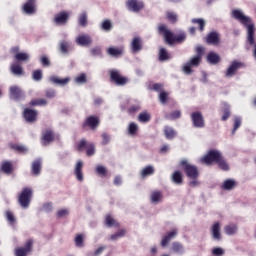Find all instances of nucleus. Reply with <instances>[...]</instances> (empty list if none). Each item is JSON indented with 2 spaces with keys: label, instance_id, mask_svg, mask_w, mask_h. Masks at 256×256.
<instances>
[{
  "label": "nucleus",
  "instance_id": "1",
  "mask_svg": "<svg viewBox=\"0 0 256 256\" xmlns=\"http://www.w3.org/2000/svg\"><path fill=\"white\" fill-rule=\"evenodd\" d=\"M232 17L233 19H236V21H239L241 25L246 27V43H248L249 46L252 47V56L256 60L255 24H253V20H251L249 16H245V14L241 12V10H233Z\"/></svg>",
  "mask_w": 256,
  "mask_h": 256
},
{
  "label": "nucleus",
  "instance_id": "2",
  "mask_svg": "<svg viewBox=\"0 0 256 256\" xmlns=\"http://www.w3.org/2000/svg\"><path fill=\"white\" fill-rule=\"evenodd\" d=\"M158 33L159 35H163L165 43L167 45H175V43H183L185 39H187V36L185 33H180L178 35H175L171 30L167 29V25L160 24L158 26Z\"/></svg>",
  "mask_w": 256,
  "mask_h": 256
},
{
  "label": "nucleus",
  "instance_id": "3",
  "mask_svg": "<svg viewBox=\"0 0 256 256\" xmlns=\"http://www.w3.org/2000/svg\"><path fill=\"white\" fill-rule=\"evenodd\" d=\"M179 165L188 179H199V168L196 165L189 163L186 159L181 160Z\"/></svg>",
  "mask_w": 256,
  "mask_h": 256
},
{
  "label": "nucleus",
  "instance_id": "4",
  "mask_svg": "<svg viewBox=\"0 0 256 256\" xmlns=\"http://www.w3.org/2000/svg\"><path fill=\"white\" fill-rule=\"evenodd\" d=\"M31 199H33V189L30 187H25L22 189L18 196V203L23 209H27L31 205Z\"/></svg>",
  "mask_w": 256,
  "mask_h": 256
},
{
  "label": "nucleus",
  "instance_id": "5",
  "mask_svg": "<svg viewBox=\"0 0 256 256\" xmlns=\"http://www.w3.org/2000/svg\"><path fill=\"white\" fill-rule=\"evenodd\" d=\"M76 150L80 153L86 150L87 157H93V155H95V144L93 142H88L85 138H82L76 144Z\"/></svg>",
  "mask_w": 256,
  "mask_h": 256
},
{
  "label": "nucleus",
  "instance_id": "6",
  "mask_svg": "<svg viewBox=\"0 0 256 256\" xmlns=\"http://www.w3.org/2000/svg\"><path fill=\"white\" fill-rule=\"evenodd\" d=\"M99 125H101V119L99 118V116L90 115L82 123V129L83 131H87V129L95 131L97 127H99Z\"/></svg>",
  "mask_w": 256,
  "mask_h": 256
},
{
  "label": "nucleus",
  "instance_id": "7",
  "mask_svg": "<svg viewBox=\"0 0 256 256\" xmlns=\"http://www.w3.org/2000/svg\"><path fill=\"white\" fill-rule=\"evenodd\" d=\"M110 73V81L114 83V85H118L119 87H123V85H127L129 83V78L121 75L119 70L112 69L109 71Z\"/></svg>",
  "mask_w": 256,
  "mask_h": 256
},
{
  "label": "nucleus",
  "instance_id": "8",
  "mask_svg": "<svg viewBox=\"0 0 256 256\" xmlns=\"http://www.w3.org/2000/svg\"><path fill=\"white\" fill-rule=\"evenodd\" d=\"M221 152L219 150H210L207 152L206 155H204L200 161L204 165H213V163H217L219 161V158L221 157Z\"/></svg>",
  "mask_w": 256,
  "mask_h": 256
},
{
  "label": "nucleus",
  "instance_id": "9",
  "mask_svg": "<svg viewBox=\"0 0 256 256\" xmlns=\"http://www.w3.org/2000/svg\"><path fill=\"white\" fill-rule=\"evenodd\" d=\"M247 65L244 62L234 60L225 72V77H235L239 69H245Z\"/></svg>",
  "mask_w": 256,
  "mask_h": 256
},
{
  "label": "nucleus",
  "instance_id": "10",
  "mask_svg": "<svg viewBox=\"0 0 256 256\" xmlns=\"http://www.w3.org/2000/svg\"><path fill=\"white\" fill-rule=\"evenodd\" d=\"M57 138V135H55V131H53L51 128H47L42 132L41 136V142L44 147H47V145H50V143H53L55 139Z\"/></svg>",
  "mask_w": 256,
  "mask_h": 256
},
{
  "label": "nucleus",
  "instance_id": "11",
  "mask_svg": "<svg viewBox=\"0 0 256 256\" xmlns=\"http://www.w3.org/2000/svg\"><path fill=\"white\" fill-rule=\"evenodd\" d=\"M190 117L193 127H195L196 129H203V127H205V118L203 117V114L201 112H192Z\"/></svg>",
  "mask_w": 256,
  "mask_h": 256
},
{
  "label": "nucleus",
  "instance_id": "12",
  "mask_svg": "<svg viewBox=\"0 0 256 256\" xmlns=\"http://www.w3.org/2000/svg\"><path fill=\"white\" fill-rule=\"evenodd\" d=\"M201 61H203V59L198 56L192 57L190 61L183 66L184 73H186V75H191V73H193V67H199Z\"/></svg>",
  "mask_w": 256,
  "mask_h": 256
},
{
  "label": "nucleus",
  "instance_id": "13",
  "mask_svg": "<svg viewBox=\"0 0 256 256\" xmlns=\"http://www.w3.org/2000/svg\"><path fill=\"white\" fill-rule=\"evenodd\" d=\"M33 251V239H28L24 246L15 249V256H27Z\"/></svg>",
  "mask_w": 256,
  "mask_h": 256
},
{
  "label": "nucleus",
  "instance_id": "14",
  "mask_svg": "<svg viewBox=\"0 0 256 256\" xmlns=\"http://www.w3.org/2000/svg\"><path fill=\"white\" fill-rule=\"evenodd\" d=\"M126 7L132 13H139V11H143L145 4L141 0H127Z\"/></svg>",
  "mask_w": 256,
  "mask_h": 256
},
{
  "label": "nucleus",
  "instance_id": "15",
  "mask_svg": "<svg viewBox=\"0 0 256 256\" xmlns=\"http://www.w3.org/2000/svg\"><path fill=\"white\" fill-rule=\"evenodd\" d=\"M22 115L26 123H36L39 112L31 108H25Z\"/></svg>",
  "mask_w": 256,
  "mask_h": 256
},
{
  "label": "nucleus",
  "instance_id": "16",
  "mask_svg": "<svg viewBox=\"0 0 256 256\" xmlns=\"http://www.w3.org/2000/svg\"><path fill=\"white\" fill-rule=\"evenodd\" d=\"M26 15H35L37 13V0H27L22 7Z\"/></svg>",
  "mask_w": 256,
  "mask_h": 256
},
{
  "label": "nucleus",
  "instance_id": "17",
  "mask_svg": "<svg viewBox=\"0 0 256 256\" xmlns=\"http://www.w3.org/2000/svg\"><path fill=\"white\" fill-rule=\"evenodd\" d=\"M10 53L14 55L15 61L21 63V61H29V54L25 52H19V46H14L10 49Z\"/></svg>",
  "mask_w": 256,
  "mask_h": 256
},
{
  "label": "nucleus",
  "instance_id": "18",
  "mask_svg": "<svg viewBox=\"0 0 256 256\" xmlns=\"http://www.w3.org/2000/svg\"><path fill=\"white\" fill-rule=\"evenodd\" d=\"M106 53L110 57H114L115 59H119V57H123V54L125 53V47H123V46H119V47L110 46L106 50Z\"/></svg>",
  "mask_w": 256,
  "mask_h": 256
},
{
  "label": "nucleus",
  "instance_id": "19",
  "mask_svg": "<svg viewBox=\"0 0 256 256\" xmlns=\"http://www.w3.org/2000/svg\"><path fill=\"white\" fill-rule=\"evenodd\" d=\"M69 21V12L62 11L54 16V23L57 25H67Z\"/></svg>",
  "mask_w": 256,
  "mask_h": 256
},
{
  "label": "nucleus",
  "instance_id": "20",
  "mask_svg": "<svg viewBox=\"0 0 256 256\" xmlns=\"http://www.w3.org/2000/svg\"><path fill=\"white\" fill-rule=\"evenodd\" d=\"M76 43L81 47H88V45H91V43H93V40L91 39V36L87 34H82L76 38Z\"/></svg>",
  "mask_w": 256,
  "mask_h": 256
},
{
  "label": "nucleus",
  "instance_id": "21",
  "mask_svg": "<svg viewBox=\"0 0 256 256\" xmlns=\"http://www.w3.org/2000/svg\"><path fill=\"white\" fill-rule=\"evenodd\" d=\"M177 229H173L172 231L168 232L161 240V247H167L169 243H171L172 239L177 237Z\"/></svg>",
  "mask_w": 256,
  "mask_h": 256
},
{
  "label": "nucleus",
  "instance_id": "22",
  "mask_svg": "<svg viewBox=\"0 0 256 256\" xmlns=\"http://www.w3.org/2000/svg\"><path fill=\"white\" fill-rule=\"evenodd\" d=\"M211 235L215 241H221V223L215 222L211 227Z\"/></svg>",
  "mask_w": 256,
  "mask_h": 256
},
{
  "label": "nucleus",
  "instance_id": "23",
  "mask_svg": "<svg viewBox=\"0 0 256 256\" xmlns=\"http://www.w3.org/2000/svg\"><path fill=\"white\" fill-rule=\"evenodd\" d=\"M141 49H143V40H141V37H134L131 42L132 53H139Z\"/></svg>",
  "mask_w": 256,
  "mask_h": 256
},
{
  "label": "nucleus",
  "instance_id": "24",
  "mask_svg": "<svg viewBox=\"0 0 256 256\" xmlns=\"http://www.w3.org/2000/svg\"><path fill=\"white\" fill-rule=\"evenodd\" d=\"M23 97V90L18 86H11L10 87V99L14 101H19Z\"/></svg>",
  "mask_w": 256,
  "mask_h": 256
},
{
  "label": "nucleus",
  "instance_id": "25",
  "mask_svg": "<svg viewBox=\"0 0 256 256\" xmlns=\"http://www.w3.org/2000/svg\"><path fill=\"white\" fill-rule=\"evenodd\" d=\"M221 39L219 38V33L217 32H210L206 36V43L207 45H219Z\"/></svg>",
  "mask_w": 256,
  "mask_h": 256
},
{
  "label": "nucleus",
  "instance_id": "26",
  "mask_svg": "<svg viewBox=\"0 0 256 256\" xmlns=\"http://www.w3.org/2000/svg\"><path fill=\"white\" fill-rule=\"evenodd\" d=\"M58 49L62 55H68L69 51H72L73 47L67 40H62L59 42Z\"/></svg>",
  "mask_w": 256,
  "mask_h": 256
},
{
  "label": "nucleus",
  "instance_id": "27",
  "mask_svg": "<svg viewBox=\"0 0 256 256\" xmlns=\"http://www.w3.org/2000/svg\"><path fill=\"white\" fill-rule=\"evenodd\" d=\"M50 83H54V85H61V87H65V85L69 84V81H71V78H59L57 76H51L49 78Z\"/></svg>",
  "mask_w": 256,
  "mask_h": 256
},
{
  "label": "nucleus",
  "instance_id": "28",
  "mask_svg": "<svg viewBox=\"0 0 256 256\" xmlns=\"http://www.w3.org/2000/svg\"><path fill=\"white\" fill-rule=\"evenodd\" d=\"M74 175L77 181H83V161L79 160L74 168Z\"/></svg>",
  "mask_w": 256,
  "mask_h": 256
},
{
  "label": "nucleus",
  "instance_id": "29",
  "mask_svg": "<svg viewBox=\"0 0 256 256\" xmlns=\"http://www.w3.org/2000/svg\"><path fill=\"white\" fill-rule=\"evenodd\" d=\"M41 169H42L41 159L34 160L31 166V174L37 177L38 175H41Z\"/></svg>",
  "mask_w": 256,
  "mask_h": 256
},
{
  "label": "nucleus",
  "instance_id": "30",
  "mask_svg": "<svg viewBox=\"0 0 256 256\" xmlns=\"http://www.w3.org/2000/svg\"><path fill=\"white\" fill-rule=\"evenodd\" d=\"M207 62L211 65H217V63L221 62V56L215 52H210L207 55Z\"/></svg>",
  "mask_w": 256,
  "mask_h": 256
},
{
  "label": "nucleus",
  "instance_id": "31",
  "mask_svg": "<svg viewBox=\"0 0 256 256\" xmlns=\"http://www.w3.org/2000/svg\"><path fill=\"white\" fill-rule=\"evenodd\" d=\"M171 179L175 183V185H183V173L181 171H174Z\"/></svg>",
  "mask_w": 256,
  "mask_h": 256
},
{
  "label": "nucleus",
  "instance_id": "32",
  "mask_svg": "<svg viewBox=\"0 0 256 256\" xmlns=\"http://www.w3.org/2000/svg\"><path fill=\"white\" fill-rule=\"evenodd\" d=\"M154 174H155V168L151 165L144 167L140 172L142 179H145L146 177H150V175H154Z\"/></svg>",
  "mask_w": 256,
  "mask_h": 256
},
{
  "label": "nucleus",
  "instance_id": "33",
  "mask_svg": "<svg viewBox=\"0 0 256 256\" xmlns=\"http://www.w3.org/2000/svg\"><path fill=\"white\" fill-rule=\"evenodd\" d=\"M235 187H237V182L233 179H227L222 184V189H224V191H232Z\"/></svg>",
  "mask_w": 256,
  "mask_h": 256
},
{
  "label": "nucleus",
  "instance_id": "34",
  "mask_svg": "<svg viewBox=\"0 0 256 256\" xmlns=\"http://www.w3.org/2000/svg\"><path fill=\"white\" fill-rule=\"evenodd\" d=\"M163 131L166 139L168 140L175 139L177 135V132L175 131V129L171 128V126H164Z\"/></svg>",
  "mask_w": 256,
  "mask_h": 256
},
{
  "label": "nucleus",
  "instance_id": "35",
  "mask_svg": "<svg viewBox=\"0 0 256 256\" xmlns=\"http://www.w3.org/2000/svg\"><path fill=\"white\" fill-rule=\"evenodd\" d=\"M216 164L222 171H229V164L227 163V160H225V157H223V154L220 155V158L217 160Z\"/></svg>",
  "mask_w": 256,
  "mask_h": 256
},
{
  "label": "nucleus",
  "instance_id": "36",
  "mask_svg": "<svg viewBox=\"0 0 256 256\" xmlns=\"http://www.w3.org/2000/svg\"><path fill=\"white\" fill-rule=\"evenodd\" d=\"M104 223L107 227H120L119 223L115 219H113V216H111V214L106 215Z\"/></svg>",
  "mask_w": 256,
  "mask_h": 256
},
{
  "label": "nucleus",
  "instance_id": "37",
  "mask_svg": "<svg viewBox=\"0 0 256 256\" xmlns=\"http://www.w3.org/2000/svg\"><path fill=\"white\" fill-rule=\"evenodd\" d=\"M10 71L11 73H13V75H25V71H23V67L20 64H12L10 67Z\"/></svg>",
  "mask_w": 256,
  "mask_h": 256
},
{
  "label": "nucleus",
  "instance_id": "38",
  "mask_svg": "<svg viewBox=\"0 0 256 256\" xmlns=\"http://www.w3.org/2000/svg\"><path fill=\"white\" fill-rule=\"evenodd\" d=\"M1 170L3 173H6L7 175H11L13 173V163L9 161H5L1 165Z\"/></svg>",
  "mask_w": 256,
  "mask_h": 256
},
{
  "label": "nucleus",
  "instance_id": "39",
  "mask_svg": "<svg viewBox=\"0 0 256 256\" xmlns=\"http://www.w3.org/2000/svg\"><path fill=\"white\" fill-rule=\"evenodd\" d=\"M192 23L194 25H198L199 31L202 33V31H205V20L203 18H193Z\"/></svg>",
  "mask_w": 256,
  "mask_h": 256
},
{
  "label": "nucleus",
  "instance_id": "40",
  "mask_svg": "<svg viewBox=\"0 0 256 256\" xmlns=\"http://www.w3.org/2000/svg\"><path fill=\"white\" fill-rule=\"evenodd\" d=\"M30 107H45L47 100L45 99H33L29 103Z\"/></svg>",
  "mask_w": 256,
  "mask_h": 256
},
{
  "label": "nucleus",
  "instance_id": "41",
  "mask_svg": "<svg viewBox=\"0 0 256 256\" xmlns=\"http://www.w3.org/2000/svg\"><path fill=\"white\" fill-rule=\"evenodd\" d=\"M150 199L152 203H159L163 199V193L161 191H154L151 193Z\"/></svg>",
  "mask_w": 256,
  "mask_h": 256
},
{
  "label": "nucleus",
  "instance_id": "42",
  "mask_svg": "<svg viewBox=\"0 0 256 256\" xmlns=\"http://www.w3.org/2000/svg\"><path fill=\"white\" fill-rule=\"evenodd\" d=\"M127 235V230L126 229H121L115 234H112L110 236L111 241H117V239H121L122 237H125Z\"/></svg>",
  "mask_w": 256,
  "mask_h": 256
},
{
  "label": "nucleus",
  "instance_id": "43",
  "mask_svg": "<svg viewBox=\"0 0 256 256\" xmlns=\"http://www.w3.org/2000/svg\"><path fill=\"white\" fill-rule=\"evenodd\" d=\"M138 121L140 123H149L151 121V114L147 112H142L138 115Z\"/></svg>",
  "mask_w": 256,
  "mask_h": 256
},
{
  "label": "nucleus",
  "instance_id": "44",
  "mask_svg": "<svg viewBox=\"0 0 256 256\" xmlns=\"http://www.w3.org/2000/svg\"><path fill=\"white\" fill-rule=\"evenodd\" d=\"M85 235L84 234H77L74 243L76 247H84Z\"/></svg>",
  "mask_w": 256,
  "mask_h": 256
},
{
  "label": "nucleus",
  "instance_id": "45",
  "mask_svg": "<svg viewBox=\"0 0 256 256\" xmlns=\"http://www.w3.org/2000/svg\"><path fill=\"white\" fill-rule=\"evenodd\" d=\"M226 235H235L237 233V225L230 224L224 227Z\"/></svg>",
  "mask_w": 256,
  "mask_h": 256
},
{
  "label": "nucleus",
  "instance_id": "46",
  "mask_svg": "<svg viewBox=\"0 0 256 256\" xmlns=\"http://www.w3.org/2000/svg\"><path fill=\"white\" fill-rule=\"evenodd\" d=\"M165 119H169L170 121H175V119H181V111L175 110L170 114L165 116Z\"/></svg>",
  "mask_w": 256,
  "mask_h": 256
},
{
  "label": "nucleus",
  "instance_id": "47",
  "mask_svg": "<svg viewBox=\"0 0 256 256\" xmlns=\"http://www.w3.org/2000/svg\"><path fill=\"white\" fill-rule=\"evenodd\" d=\"M172 251L174 253H184L185 249L183 248V244L179 243V242H173L172 243Z\"/></svg>",
  "mask_w": 256,
  "mask_h": 256
},
{
  "label": "nucleus",
  "instance_id": "48",
  "mask_svg": "<svg viewBox=\"0 0 256 256\" xmlns=\"http://www.w3.org/2000/svg\"><path fill=\"white\" fill-rule=\"evenodd\" d=\"M10 147L14 151H16V153H22V155H25V153H27V147L23 145L12 144Z\"/></svg>",
  "mask_w": 256,
  "mask_h": 256
},
{
  "label": "nucleus",
  "instance_id": "49",
  "mask_svg": "<svg viewBox=\"0 0 256 256\" xmlns=\"http://www.w3.org/2000/svg\"><path fill=\"white\" fill-rule=\"evenodd\" d=\"M111 29H113V24L111 23V20H104L101 24V30L109 32L111 31Z\"/></svg>",
  "mask_w": 256,
  "mask_h": 256
},
{
  "label": "nucleus",
  "instance_id": "50",
  "mask_svg": "<svg viewBox=\"0 0 256 256\" xmlns=\"http://www.w3.org/2000/svg\"><path fill=\"white\" fill-rule=\"evenodd\" d=\"M78 23L81 27H87V12H83L79 15Z\"/></svg>",
  "mask_w": 256,
  "mask_h": 256
},
{
  "label": "nucleus",
  "instance_id": "51",
  "mask_svg": "<svg viewBox=\"0 0 256 256\" xmlns=\"http://www.w3.org/2000/svg\"><path fill=\"white\" fill-rule=\"evenodd\" d=\"M169 59V52H167V49L161 48L159 50V61H168Z\"/></svg>",
  "mask_w": 256,
  "mask_h": 256
},
{
  "label": "nucleus",
  "instance_id": "52",
  "mask_svg": "<svg viewBox=\"0 0 256 256\" xmlns=\"http://www.w3.org/2000/svg\"><path fill=\"white\" fill-rule=\"evenodd\" d=\"M138 131H139V126H137V124H135V122H131L128 127L129 135H137Z\"/></svg>",
  "mask_w": 256,
  "mask_h": 256
},
{
  "label": "nucleus",
  "instance_id": "53",
  "mask_svg": "<svg viewBox=\"0 0 256 256\" xmlns=\"http://www.w3.org/2000/svg\"><path fill=\"white\" fill-rule=\"evenodd\" d=\"M32 79L34 81H41V79H43V70L41 69L34 70L32 73Z\"/></svg>",
  "mask_w": 256,
  "mask_h": 256
},
{
  "label": "nucleus",
  "instance_id": "54",
  "mask_svg": "<svg viewBox=\"0 0 256 256\" xmlns=\"http://www.w3.org/2000/svg\"><path fill=\"white\" fill-rule=\"evenodd\" d=\"M5 215L10 225H14L17 222V220L15 219V215H13V212H11L10 210H7Z\"/></svg>",
  "mask_w": 256,
  "mask_h": 256
},
{
  "label": "nucleus",
  "instance_id": "55",
  "mask_svg": "<svg viewBox=\"0 0 256 256\" xmlns=\"http://www.w3.org/2000/svg\"><path fill=\"white\" fill-rule=\"evenodd\" d=\"M229 117H231V110L227 104H224L222 121H227V119H229Z\"/></svg>",
  "mask_w": 256,
  "mask_h": 256
},
{
  "label": "nucleus",
  "instance_id": "56",
  "mask_svg": "<svg viewBox=\"0 0 256 256\" xmlns=\"http://www.w3.org/2000/svg\"><path fill=\"white\" fill-rule=\"evenodd\" d=\"M75 83H78V85H83V84L87 83V75H85V73L78 75L75 78Z\"/></svg>",
  "mask_w": 256,
  "mask_h": 256
},
{
  "label": "nucleus",
  "instance_id": "57",
  "mask_svg": "<svg viewBox=\"0 0 256 256\" xmlns=\"http://www.w3.org/2000/svg\"><path fill=\"white\" fill-rule=\"evenodd\" d=\"M96 173H97L100 177H107V168H105V166L98 165V166L96 167Z\"/></svg>",
  "mask_w": 256,
  "mask_h": 256
},
{
  "label": "nucleus",
  "instance_id": "58",
  "mask_svg": "<svg viewBox=\"0 0 256 256\" xmlns=\"http://www.w3.org/2000/svg\"><path fill=\"white\" fill-rule=\"evenodd\" d=\"M159 100L160 102H162L163 104L167 103V101L169 100V93L166 91H162L159 94Z\"/></svg>",
  "mask_w": 256,
  "mask_h": 256
},
{
  "label": "nucleus",
  "instance_id": "59",
  "mask_svg": "<svg viewBox=\"0 0 256 256\" xmlns=\"http://www.w3.org/2000/svg\"><path fill=\"white\" fill-rule=\"evenodd\" d=\"M40 63L43 67H51V60L47 56H41Z\"/></svg>",
  "mask_w": 256,
  "mask_h": 256
},
{
  "label": "nucleus",
  "instance_id": "60",
  "mask_svg": "<svg viewBox=\"0 0 256 256\" xmlns=\"http://www.w3.org/2000/svg\"><path fill=\"white\" fill-rule=\"evenodd\" d=\"M166 17L171 23H177V14L173 12H167Z\"/></svg>",
  "mask_w": 256,
  "mask_h": 256
},
{
  "label": "nucleus",
  "instance_id": "61",
  "mask_svg": "<svg viewBox=\"0 0 256 256\" xmlns=\"http://www.w3.org/2000/svg\"><path fill=\"white\" fill-rule=\"evenodd\" d=\"M58 219H61L63 217H67V215H69V210L64 208V209H60L58 210V212L56 213Z\"/></svg>",
  "mask_w": 256,
  "mask_h": 256
},
{
  "label": "nucleus",
  "instance_id": "62",
  "mask_svg": "<svg viewBox=\"0 0 256 256\" xmlns=\"http://www.w3.org/2000/svg\"><path fill=\"white\" fill-rule=\"evenodd\" d=\"M241 127V118L236 117L234 119V128L232 130L233 135H235V131H237V129H239Z\"/></svg>",
  "mask_w": 256,
  "mask_h": 256
},
{
  "label": "nucleus",
  "instance_id": "63",
  "mask_svg": "<svg viewBox=\"0 0 256 256\" xmlns=\"http://www.w3.org/2000/svg\"><path fill=\"white\" fill-rule=\"evenodd\" d=\"M212 254L215 256L225 255V250H223V248L217 247L212 250Z\"/></svg>",
  "mask_w": 256,
  "mask_h": 256
},
{
  "label": "nucleus",
  "instance_id": "64",
  "mask_svg": "<svg viewBox=\"0 0 256 256\" xmlns=\"http://www.w3.org/2000/svg\"><path fill=\"white\" fill-rule=\"evenodd\" d=\"M102 137V145H108L109 141H111V137L107 133H103Z\"/></svg>",
  "mask_w": 256,
  "mask_h": 256
}]
</instances>
